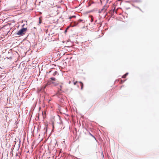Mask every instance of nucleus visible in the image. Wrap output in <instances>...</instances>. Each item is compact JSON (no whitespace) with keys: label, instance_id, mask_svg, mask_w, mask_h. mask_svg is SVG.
I'll list each match as a JSON object with an SVG mask.
<instances>
[{"label":"nucleus","instance_id":"obj_12","mask_svg":"<svg viewBox=\"0 0 159 159\" xmlns=\"http://www.w3.org/2000/svg\"><path fill=\"white\" fill-rule=\"evenodd\" d=\"M60 90H61V88H62V85H60Z\"/></svg>","mask_w":159,"mask_h":159},{"label":"nucleus","instance_id":"obj_15","mask_svg":"<svg viewBox=\"0 0 159 159\" xmlns=\"http://www.w3.org/2000/svg\"><path fill=\"white\" fill-rule=\"evenodd\" d=\"M90 135H91V136H93L92 135V134H91L90 133Z\"/></svg>","mask_w":159,"mask_h":159},{"label":"nucleus","instance_id":"obj_6","mask_svg":"<svg viewBox=\"0 0 159 159\" xmlns=\"http://www.w3.org/2000/svg\"><path fill=\"white\" fill-rule=\"evenodd\" d=\"M90 17L91 19V22H92L93 21V17L92 16H90Z\"/></svg>","mask_w":159,"mask_h":159},{"label":"nucleus","instance_id":"obj_8","mask_svg":"<svg viewBox=\"0 0 159 159\" xmlns=\"http://www.w3.org/2000/svg\"><path fill=\"white\" fill-rule=\"evenodd\" d=\"M50 79L52 80L55 81V78L52 77L50 78Z\"/></svg>","mask_w":159,"mask_h":159},{"label":"nucleus","instance_id":"obj_9","mask_svg":"<svg viewBox=\"0 0 159 159\" xmlns=\"http://www.w3.org/2000/svg\"><path fill=\"white\" fill-rule=\"evenodd\" d=\"M75 17V16H72L70 17L69 18V19H70L73 17Z\"/></svg>","mask_w":159,"mask_h":159},{"label":"nucleus","instance_id":"obj_2","mask_svg":"<svg viewBox=\"0 0 159 159\" xmlns=\"http://www.w3.org/2000/svg\"><path fill=\"white\" fill-rule=\"evenodd\" d=\"M107 8L108 6H105L103 7V8L101 10H99L98 12L99 13H101L102 12H104L107 10Z\"/></svg>","mask_w":159,"mask_h":159},{"label":"nucleus","instance_id":"obj_5","mask_svg":"<svg viewBox=\"0 0 159 159\" xmlns=\"http://www.w3.org/2000/svg\"><path fill=\"white\" fill-rule=\"evenodd\" d=\"M128 73H126L125 74L122 76V78H125L126 77V76L128 75Z\"/></svg>","mask_w":159,"mask_h":159},{"label":"nucleus","instance_id":"obj_16","mask_svg":"<svg viewBox=\"0 0 159 159\" xmlns=\"http://www.w3.org/2000/svg\"><path fill=\"white\" fill-rule=\"evenodd\" d=\"M69 27H68V28H67V29H68L69 28Z\"/></svg>","mask_w":159,"mask_h":159},{"label":"nucleus","instance_id":"obj_11","mask_svg":"<svg viewBox=\"0 0 159 159\" xmlns=\"http://www.w3.org/2000/svg\"><path fill=\"white\" fill-rule=\"evenodd\" d=\"M57 73V71H55L53 73V75H56V74Z\"/></svg>","mask_w":159,"mask_h":159},{"label":"nucleus","instance_id":"obj_7","mask_svg":"<svg viewBox=\"0 0 159 159\" xmlns=\"http://www.w3.org/2000/svg\"><path fill=\"white\" fill-rule=\"evenodd\" d=\"M80 84H81V89H83V83L81 82H80Z\"/></svg>","mask_w":159,"mask_h":159},{"label":"nucleus","instance_id":"obj_13","mask_svg":"<svg viewBox=\"0 0 159 159\" xmlns=\"http://www.w3.org/2000/svg\"><path fill=\"white\" fill-rule=\"evenodd\" d=\"M47 85H46L45 86H44V89L46 87V86H47Z\"/></svg>","mask_w":159,"mask_h":159},{"label":"nucleus","instance_id":"obj_1","mask_svg":"<svg viewBox=\"0 0 159 159\" xmlns=\"http://www.w3.org/2000/svg\"><path fill=\"white\" fill-rule=\"evenodd\" d=\"M27 30L26 28H23L17 32L16 34L23 35L25 33Z\"/></svg>","mask_w":159,"mask_h":159},{"label":"nucleus","instance_id":"obj_14","mask_svg":"<svg viewBox=\"0 0 159 159\" xmlns=\"http://www.w3.org/2000/svg\"><path fill=\"white\" fill-rule=\"evenodd\" d=\"M77 82H76V83H74V84H75H75H76V83Z\"/></svg>","mask_w":159,"mask_h":159},{"label":"nucleus","instance_id":"obj_4","mask_svg":"<svg viewBox=\"0 0 159 159\" xmlns=\"http://www.w3.org/2000/svg\"><path fill=\"white\" fill-rule=\"evenodd\" d=\"M80 22H83V23H85V21L84 20H81V19H80V20H78V24H79Z\"/></svg>","mask_w":159,"mask_h":159},{"label":"nucleus","instance_id":"obj_10","mask_svg":"<svg viewBox=\"0 0 159 159\" xmlns=\"http://www.w3.org/2000/svg\"><path fill=\"white\" fill-rule=\"evenodd\" d=\"M41 22H42L40 18H39V24H41Z\"/></svg>","mask_w":159,"mask_h":159},{"label":"nucleus","instance_id":"obj_3","mask_svg":"<svg viewBox=\"0 0 159 159\" xmlns=\"http://www.w3.org/2000/svg\"><path fill=\"white\" fill-rule=\"evenodd\" d=\"M78 24V23L76 22H71L70 24V26L72 27L75 26Z\"/></svg>","mask_w":159,"mask_h":159}]
</instances>
